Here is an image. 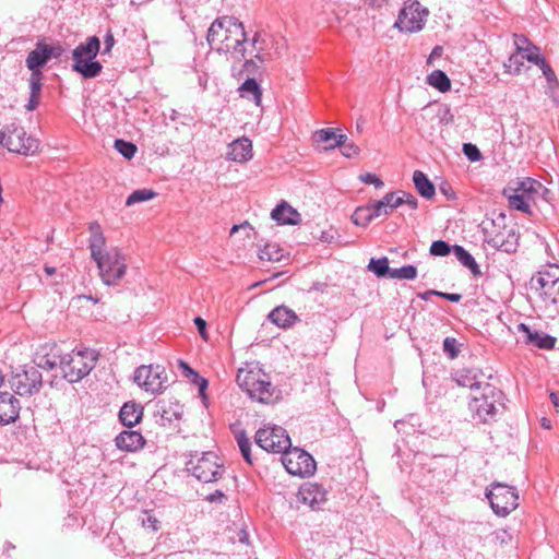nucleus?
Returning <instances> with one entry per match:
<instances>
[{"mask_svg": "<svg viewBox=\"0 0 559 559\" xmlns=\"http://www.w3.org/2000/svg\"><path fill=\"white\" fill-rule=\"evenodd\" d=\"M96 359V352H36L33 361L45 370L59 369L66 380L75 383L91 372Z\"/></svg>", "mask_w": 559, "mask_h": 559, "instance_id": "f257e3e1", "label": "nucleus"}, {"mask_svg": "<svg viewBox=\"0 0 559 559\" xmlns=\"http://www.w3.org/2000/svg\"><path fill=\"white\" fill-rule=\"evenodd\" d=\"M206 40L217 52L231 53L239 59L245 57L247 41L245 27L234 16L217 17L207 31Z\"/></svg>", "mask_w": 559, "mask_h": 559, "instance_id": "f03ea898", "label": "nucleus"}, {"mask_svg": "<svg viewBox=\"0 0 559 559\" xmlns=\"http://www.w3.org/2000/svg\"><path fill=\"white\" fill-rule=\"evenodd\" d=\"M236 381L248 396L260 404L274 405L282 400V391L260 368H240Z\"/></svg>", "mask_w": 559, "mask_h": 559, "instance_id": "7ed1b4c3", "label": "nucleus"}, {"mask_svg": "<svg viewBox=\"0 0 559 559\" xmlns=\"http://www.w3.org/2000/svg\"><path fill=\"white\" fill-rule=\"evenodd\" d=\"M531 289L536 294L539 308L550 317L559 314V266L549 265L537 272L530 282Z\"/></svg>", "mask_w": 559, "mask_h": 559, "instance_id": "20e7f679", "label": "nucleus"}, {"mask_svg": "<svg viewBox=\"0 0 559 559\" xmlns=\"http://www.w3.org/2000/svg\"><path fill=\"white\" fill-rule=\"evenodd\" d=\"M504 394L490 383L480 385L468 403L472 418L477 424L491 420L503 408Z\"/></svg>", "mask_w": 559, "mask_h": 559, "instance_id": "39448f33", "label": "nucleus"}, {"mask_svg": "<svg viewBox=\"0 0 559 559\" xmlns=\"http://www.w3.org/2000/svg\"><path fill=\"white\" fill-rule=\"evenodd\" d=\"M100 49V40L97 36H90L85 43H81L72 51V71L83 79H94L103 70V66L95 58Z\"/></svg>", "mask_w": 559, "mask_h": 559, "instance_id": "423d86ee", "label": "nucleus"}, {"mask_svg": "<svg viewBox=\"0 0 559 559\" xmlns=\"http://www.w3.org/2000/svg\"><path fill=\"white\" fill-rule=\"evenodd\" d=\"M186 466L188 472L203 483L216 481L225 472L219 457L211 451L191 455Z\"/></svg>", "mask_w": 559, "mask_h": 559, "instance_id": "0eeeda50", "label": "nucleus"}, {"mask_svg": "<svg viewBox=\"0 0 559 559\" xmlns=\"http://www.w3.org/2000/svg\"><path fill=\"white\" fill-rule=\"evenodd\" d=\"M0 144L12 153L34 155L39 147V141L26 134L23 127L15 122L4 126L0 133Z\"/></svg>", "mask_w": 559, "mask_h": 559, "instance_id": "6e6552de", "label": "nucleus"}, {"mask_svg": "<svg viewBox=\"0 0 559 559\" xmlns=\"http://www.w3.org/2000/svg\"><path fill=\"white\" fill-rule=\"evenodd\" d=\"M485 495L489 500L492 511L498 516H507L519 506L516 488L503 483H492L486 489Z\"/></svg>", "mask_w": 559, "mask_h": 559, "instance_id": "1a4fd4ad", "label": "nucleus"}, {"mask_svg": "<svg viewBox=\"0 0 559 559\" xmlns=\"http://www.w3.org/2000/svg\"><path fill=\"white\" fill-rule=\"evenodd\" d=\"M99 275L105 285H117L127 273L126 255L118 248H110L96 259Z\"/></svg>", "mask_w": 559, "mask_h": 559, "instance_id": "9d476101", "label": "nucleus"}, {"mask_svg": "<svg viewBox=\"0 0 559 559\" xmlns=\"http://www.w3.org/2000/svg\"><path fill=\"white\" fill-rule=\"evenodd\" d=\"M255 443L266 452L283 454L292 447L287 431L277 425L267 424L259 428L254 437Z\"/></svg>", "mask_w": 559, "mask_h": 559, "instance_id": "9b49d317", "label": "nucleus"}, {"mask_svg": "<svg viewBox=\"0 0 559 559\" xmlns=\"http://www.w3.org/2000/svg\"><path fill=\"white\" fill-rule=\"evenodd\" d=\"M10 385L16 394L31 396L39 392L43 377L35 366L24 365L12 372Z\"/></svg>", "mask_w": 559, "mask_h": 559, "instance_id": "f8f14e48", "label": "nucleus"}, {"mask_svg": "<svg viewBox=\"0 0 559 559\" xmlns=\"http://www.w3.org/2000/svg\"><path fill=\"white\" fill-rule=\"evenodd\" d=\"M133 380L144 391L158 394L166 388L167 376L159 365H142L135 369Z\"/></svg>", "mask_w": 559, "mask_h": 559, "instance_id": "ddd939ff", "label": "nucleus"}, {"mask_svg": "<svg viewBox=\"0 0 559 559\" xmlns=\"http://www.w3.org/2000/svg\"><path fill=\"white\" fill-rule=\"evenodd\" d=\"M282 463L289 474L300 477L313 475L317 467L314 459L308 452L292 447L282 454Z\"/></svg>", "mask_w": 559, "mask_h": 559, "instance_id": "4468645a", "label": "nucleus"}, {"mask_svg": "<svg viewBox=\"0 0 559 559\" xmlns=\"http://www.w3.org/2000/svg\"><path fill=\"white\" fill-rule=\"evenodd\" d=\"M427 15V9H425L418 1L408 0L400 11L395 26L403 32H418L423 28Z\"/></svg>", "mask_w": 559, "mask_h": 559, "instance_id": "2eb2a0df", "label": "nucleus"}, {"mask_svg": "<svg viewBox=\"0 0 559 559\" xmlns=\"http://www.w3.org/2000/svg\"><path fill=\"white\" fill-rule=\"evenodd\" d=\"M518 235L512 228H497L493 221L490 222V228L484 227V240L491 248L506 253L515 252L518 249Z\"/></svg>", "mask_w": 559, "mask_h": 559, "instance_id": "dca6fc26", "label": "nucleus"}, {"mask_svg": "<svg viewBox=\"0 0 559 559\" xmlns=\"http://www.w3.org/2000/svg\"><path fill=\"white\" fill-rule=\"evenodd\" d=\"M518 340L531 347L554 349L556 337L525 323L516 325Z\"/></svg>", "mask_w": 559, "mask_h": 559, "instance_id": "f3484780", "label": "nucleus"}, {"mask_svg": "<svg viewBox=\"0 0 559 559\" xmlns=\"http://www.w3.org/2000/svg\"><path fill=\"white\" fill-rule=\"evenodd\" d=\"M183 416V405L175 401H159L156 405L154 418L160 426H170L175 421H179Z\"/></svg>", "mask_w": 559, "mask_h": 559, "instance_id": "a211bd4d", "label": "nucleus"}, {"mask_svg": "<svg viewBox=\"0 0 559 559\" xmlns=\"http://www.w3.org/2000/svg\"><path fill=\"white\" fill-rule=\"evenodd\" d=\"M491 378V374H485L484 371L476 368H461L452 372V379L459 386L479 390L481 385V378Z\"/></svg>", "mask_w": 559, "mask_h": 559, "instance_id": "6ab92c4d", "label": "nucleus"}, {"mask_svg": "<svg viewBox=\"0 0 559 559\" xmlns=\"http://www.w3.org/2000/svg\"><path fill=\"white\" fill-rule=\"evenodd\" d=\"M21 404L9 392L0 391V425L14 423L20 415Z\"/></svg>", "mask_w": 559, "mask_h": 559, "instance_id": "aec40b11", "label": "nucleus"}, {"mask_svg": "<svg viewBox=\"0 0 559 559\" xmlns=\"http://www.w3.org/2000/svg\"><path fill=\"white\" fill-rule=\"evenodd\" d=\"M115 441L118 449L127 452L141 450L145 444V439L142 433L135 430H124L120 432Z\"/></svg>", "mask_w": 559, "mask_h": 559, "instance_id": "412c9836", "label": "nucleus"}, {"mask_svg": "<svg viewBox=\"0 0 559 559\" xmlns=\"http://www.w3.org/2000/svg\"><path fill=\"white\" fill-rule=\"evenodd\" d=\"M227 157L230 160L246 163L252 158V142L248 138L235 140L228 146Z\"/></svg>", "mask_w": 559, "mask_h": 559, "instance_id": "4be33fe9", "label": "nucleus"}, {"mask_svg": "<svg viewBox=\"0 0 559 559\" xmlns=\"http://www.w3.org/2000/svg\"><path fill=\"white\" fill-rule=\"evenodd\" d=\"M542 183L538 180L526 177L522 180H518L515 182H511L503 190V193L512 192L514 194L526 195L528 198L535 199V195L538 194L542 189Z\"/></svg>", "mask_w": 559, "mask_h": 559, "instance_id": "5701e85b", "label": "nucleus"}, {"mask_svg": "<svg viewBox=\"0 0 559 559\" xmlns=\"http://www.w3.org/2000/svg\"><path fill=\"white\" fill-rule=\"evenodd\" d=\"M304 503L308 504L312 510L320 509L326 501L325 490L318 484H309L299 491Z\"/></svg>", "mask_w": 559, "mask_h": 559, "instance_id": "b1692460", "label": "nucleus"}, {"mask_svg": "<svg viewBox=\"0 0 559 559\" xmlns=\"http://www.w3.org/2000/svg\"><path fill=\"white\" fill-rule=\"evenodd\" d=\"M267 318L272 323L284 329L293 326L299 320L296 312L286 306L274 308Z\"/></svg>", "mask_w": 559, "mask_h": 559, "instance_id": "393cba45", "label": "nucleus"}, {"mask_svg": "<svg viewBox=\"0 0 559 559\" xmlns=\"http://www.w3.org/2000/svg\"><path fill=\"white\" fill-rule=\"evenodd\" d=\"M50 51L46 48V44L38 41L34 50L26 58V67L31 72H41L43 68L49 61Z\"/></svg>", "mask_w": 559, "mask_h": 559, "instance_id": "a878e982", "label": "nucleus"}, {"mask_svg": "<svg viewBox=\"0 0 559 559\" xmlns=\"http://www.w3.org/2000/svg\"><path fill=\"white\" fill-rule=\"evenodd\" d=\"M143 417V407L133 402H127L122 405L119 412V419L122 425L131 428L138 425Z\"/></svg>", "mask_w": 559, "mask_h": 559, "instance_id": "bb28decb", "label": "nucleus"}, {"mask_svg": "<svg viewBox=\"0 0 559 559\" xmlns=\"http://www.w3.org/2000/svg\"><path fill=\"white\" fill-rule=\"evenodd\" d=\"M271 217L283 225H297L300 222V214L285 201L272 211Z\"/></svg>", "mask_w": 559, "mask_h": 559, "instance_id": "cd10ccee", "label": "nucleus"}, {"mask_svg": "<svg viewBox=\"0 0 559 559\" xmlns=\"http://www.w3.org/2000/svg\"><path fill=\"white\" fill-rule=\"evenodd\" d=\"M88 229L92 234L88 241L91 255L93 260L96 261V259L99 257H104L107 251L104 249L106 239L102 231L100 225L97 222L91 223Z\"/></svg>", "mask_w": 559, "mask_h": 559, "instance_id": "c85d7f7f", "label": "nucleus"}, {"mask_svg": "<svg viewBox=\"0 0 559 559\" xmlns=\"http://www.w3.org/2000/svg\"><path fill=\"white\" fill-rule=\"evenodd\" d=\"M413 181L418 193L425 199H432L436 194V188L430 179L420 170H415Z\"/></svg>", "mask_w": 559, "mask_h": 559, "instance_id": "c756f323", "label": "nucleus"}, {"mask_svg": "<svg viewBox=\"0 0 559 559\" xmlns=\"http://www.w3.org/2000/svg\"><path fill=\"white\" fill-rule=\"evenodd\" d=\"M239 93L242 98L252 100L257 106L262 100V90L257 81L252 78H248L239 87Z\"/></svg>", "mask_w": 559, "mask_h": 559, "instance_id": "7c9ffc66", "label": "nucleus"}, {"mask_svg": "<svg viewBox=\"0 0 559 559\" xmlns=\"http://www.w3.org/2000/svg\"><path fill=\"white\" fill-rule=\"evenodd\" d=\"M376 207V214L388 215L396 207L401 206V201L397 200L396 192L386 193L381 200L373 203Z\"/></svg>", "mask_w": 559, "mask_h": 559, "instance_id": "2f4dec72", "label": "nucleus"}, {"mask_svg": "<svg viewBox=\"0 0 559 559\" xmlns=\"http://www.w3.org/2000/svg\"><path fill=\"white\" fill-rule=\"evenodd\" d=\"M452 253L457 259V261L467 267L474 275H479L480 270L478 264L476 263L473 255L466 251L462 246L454 245L452 249Z\"/></svg>", "mask_w": 559, "mask_h": 559, "instance_id": "473e14b6", "label": "nucleus"}, {"mask_svg": "<svg viewBox=\"0 0 559 559\" xmlns=\"http://www.w3.org/2000/svg\"><path fill=\"white\" fill-rule=\"evenodd\" d=\"M376 207L372 204L366 206H359L355 210L352 215V221L355 225L358 226H367L373 218L378 217L379 214H376Z\"/></svg>", "mask_w": 559, "mask_h": 559, "instance_id": "72a5a7b5", "label": "nucleus"}, {"mask_svg": "<svg viewBox=\"0 0 559 559\" xmlns=\"http://www.w3.org/2000/svg\"><path fill=\"white\" fill-rule=\"evenodd\" d=\"M178 368L181 370L182 376L190 379L191 382L199 388V393L204 396V392L207 388L206 379L202 378L183 360H178Z\"/></svg>", "mask_w": 559, "mask_h": 559, "instance_id": "f704fd0d", "label": "nucleus"}, {"mask_svg": "<svg viewBox=\"0 0 559 559\" xmlns=\"http://www.w3.org/2000/svg\"><path fill=\"white\" fill-rule=\"evenodd\" d=\"M503 195L508 199L509 206L512 210L521 211L523 213H531V202H533L535 199L514 194L512 192L503 193Z\"/></svg>", "mask_w": 559, "mask_h": 559, "instance_id": "c9c22d12", "label": "nucleus"}, {"mask_svg": "<svg viewBox=\"0 0 559 559\" xmlns=\"http://www.w3.org/2000/svg\"><path fill=\"white\" fill-rule=\"evenodd\" d=\"M427 82L429 85L433 86L440 92H448L451 88V81L448 75L441 70L432 71L428 78Z\"/></svg>", "mask_w": 559, "mask_h": 559, "instance_id": "e433bc0d", "label": "nucleus"}, {"mask_svg": "<svg viewBox=\"0 0 559 559\" xmlns=\"http://www.w3.org/2000/svg\"><path fill=\"white\" fill-rule=\"evenodd\" d=\"M284 257L283 250L276 243H266L264 248L259 251V258L262 261H281Z\"/></svg>", "mask_w": 559, "mask_h": 559, "instance_id": "4c0bfd02", "label": "nucleus"}, {"mask_svg": "<svg viewBox=\"0 0 559 559\" xmlns=\"http://www.w3.org/2000/svg\"><path fill=\"white\" fill-rule=\"evenodd\" d=\"M368 270L374 273L378 277H389L390 274V266H389V260L386 257L374 259L372 258L369 261Z\"/></svg>", "mask_w": 559, "mask_h": 559, "instance_id": "58836bf2", "label": "nucleus"}, {"mask_svg": "<svg viewBox=\"0 0 559 559\" xmlns=\"http://www.w3.org/2000/svg\"><path fill=\"white\" fill-rule=\"evenodd\" d=\"M417 269L414 265H404L400 269H391L389 277L394 280H415Z\"/></svg>", "mask_w": 559, "mask_h": 559, "instance_id": "ea45409f", "label": "nucleus"}, {"mask_svg": "<svg viewBox=\"0 0 559 559\" xmlns=\"http://www.w3.org/2000/svg\"><path fill=\"white\" fill-rule=\"evenodd\" d=\"M237 444L239 447V450L241 452L242 457L246 460L247 463L252 464L251 459V441L247 437L245 431H239L236 435Z\"/></svg>", "mask_w": 559, "mask_h": 559, "instance_id": "a19ab883", "label": "nucleus"}, {"mask_svg": "<svg viewBox=\"0 0 559 559\" xmlns=\"http://www.w3.org/2000/svg\"><path fill=\"white\" fill-rule=\"evenodd\" d=\"M156 195V192L151 189H139L133 191L127 199L126 204L128 206L135 203L148 201Z\"/></svg>", "mask_w": 559, "mask_h": 559, "instance_id": "79ce46f5", "label": "nucleus"}, {"mask_svg": "<svg viewBox=\"0 0 559 559\" xmlns=\"http://www.w3.org/2000/svg\"><path fill=\"white\" fill-rule=\"evenodd\" d=\"M264 36L265 35L262 33H255L251 40V45H252L253 49L257 50L254 58H257L260 62H265L266 60H269V57H270L269 53L263 52V50H264L263 45L265 44Z\"/></svg>", "mask_w": 559, "mask_h": 559, "instance_id": "37998d69", "label": "nucleus"}, {"mask_svg": "<svg viewBox=\"0 0 559 559\" xmlns=\"http://www.w3.org/2000/svg\"><path fill=\"white\" fill-rule=\"evenodd\" d=\"M115 148L126 158L131 159L136 153V146L128 141L118 139L115 141Z\"/></svg>", "mask_w": 559, "mask_h": 559, "instance_id": "c03bdc74", "label": "nucleus"}, {"mask_svg": "<svg viewBox=\"0 0 559 559\" xmlns=\"http://www.w3.org/2000/svg\"><path fill=\"white\" fill-rule=\"evenodd\" d=\"M139 521L144 528H148L152 532H157L159 528V521L151 511H143L139 516Z\"/></svg>", "mask_w": 559, "mask_h": 559, "instance_id": "a18cd8bd", "label": "nucleus"}, {"mask_svg": "<svg viewBox=\"0 0 559 559\" xmlns=\"http://www.w3.org/2000/svg\"><path fill=\"white\" fill-rule=\"evenodd\" d=\"M453 246H450L447 241L436 240L430 246V254L436 257H445L452 253Z\"/></svg>", "mask_w": 559, "mask_h": 559, "instance_id": "49530a36", "label": "nucleus"}, {"mask_svg": "<svg viewBox=\"0 0 559 559\" xmlns=\"http://www.w3.org/2000/svg\"><path fill=\"white\" fill-rule=\"evenodd\" d=\"M334 138H336V129L333 128H325L318 130L313 133V139L317 143H333Z\"/></svg>", "mask_w": 559, "mask_h": 559, "instance_id": "de8ad7c7", "label": "nucleus"}, {"mask_svg": "<svg viewBox=\"0 0 559 559\" xmlns=\"http://www.w3.org/2000/svg\"><path fill=\"white\" fill-rule=\"evenodd\" d=\"M506 72L510 74H519L521 67L523 66L522 57L518 55H511L507 62H504Z\"/></svg>", "mask_w": 559, "mask_h": 559, "instance_id": "09e8293b", "label": "nucleus"}, {"mask_svg": "<svg viewBox=\"0 0 559 559\" xmlns=\"http://www.w3.org/2000/svg\"><path fill=\"white\" fill-rule=\"evenodd\" d=\"M520 53L522 59H526L534 64H537L538 60L544 58L539 55V48L534 45L526 46Z\"/></svg>", "mask_w": 559, "mask_h": 559, "instance_id": "8fccbe9b", "label": "nucleus"}, {"mask_svg": "<svg viewBox=\"0 0 559 559\" xmlns=\"http://www.w3.org/2000/svg\"><path fill=\"white\" fill-rule=\"evenodd\" d=\"M41 80H43V72H32L31 73V76H29L31 93L29 94L40 96L41 86H43Z\"/></svg>", "mask_w": 559, "mask_h": 559, "instance_id": "3c124183", "label": "nucleus"}, {"mask_svg": "<svg viewBox=\"0 0 559 559\" xmlns=\"http://www.w3.org/2000/svg\"><path fill=\"white\" fill-rule=\"evenodd\" d=\"M463 153L471 162H477L481 158L480 151L472 143H465L463 145Z\"/></svg>", "mask_w": 559, "mask_h": 559, "instance_id": "603ef678", "label": "nucleus"}, {"mask_svg": "<svg viewBox=\"0 0 559 559\" xmlns=\"http://www.w3.org/2000/svg\"><path fill=\"white\" fill-rule=\"evenodd\" d=\"M396 193H397V200L401 201V205L402 204H407L412 210H416L417 209L418 201H417V199L412 193H408V192H405V191H399Z\"/></svg>", "mask_w": 559, "mask_h": 559, "instance_id": "864d4df0", "label": "nucleus"}, {"mask_svg": "<svg viewBox=\"0 0 559 559\" xmlns=\"http://www.w3.org/2000/svg\"><path fill=\"white\" fill-rule=\"evenodd\" d=\"M539 67V69L543 71V74L545 75L546 80L551 83L556 81V74L546 61L545 58L538 60V63L536 64Z\"/></svg>", "mask_w": 559, "mask_h": 559, "instance_id": "5fc2aeb1", "label": "nucleus"}, {"mask_svg": "<svg viewBox=\"0 0 559 559\" xmlns=\"http://www.w3.org/2000/svg\"><path fill=\"white\" fill-rule=\"evenodd\" d=\"M360 180L367 185H374L376 188L380 189L384 186L383 181L378 177L376 176L374 174H371V173H366V174H362L360 175Z\"/></svg>", "mask_w": 559, "mask_h": 559, "instance_id": "6e6d98bb", "label": "nucleus"}, {"mask_svg": "<svg viewBox=\"0 0 559 559\" xmlns=\"http://www.w3.org/2000/svg\"><path fill=\"white\" fill-rule=\"evenodd\" d=\"M347 135L343 133L336 132V138H334V142L324 146L325 151L333 150L335 147H343L346 144Z\"/></svg>", "mask_w": 559, "mask_h": 559, "instance_id": "4d7b16f0", "label": "nucleus"}, {"mask_svg": "<svg viewBox=\"0 0 559 559\" xmlns=\"http://www.w3.org/2000/svg\"><path fill=\"white\" fill-rule=\"evenodd\" d=\"M439 190L445 197L447 200L452 201L456 199V193L454 192L450 183L443 182L442 185H440Z\"/></svg>", "mask_w": 559, "mask_h": 559, "instance_id": "13d9d810", "label": "nucleus"}, {"mask_svg": "<svg viewBox=\"0 0 559 559\" xmlns=\"http://www.w3.org/2000/svg\"><path fill=\"white\" fill-rule=\"evenodd\" d=\"M258 69H259V67L254 62V60L248 59V60L245 61V63L242 66V70L239 72L238 75L240 76L242 72H245L247 74H255Z\"/></svg>", "mask_w": 559, "mask_h": 559, "instance_id": "bf43d9fd", "label": "nucleus"}, {"mask_svg": "<svg viewBox=\"0 0 559 559\" xmlns=\"http://www.w3.org/2000/svg\"><path fill=\"white\" fill-rule=\"evenodd\" d=\"M194 324H195L201 337L203 340L207 341L206 321L203 320L201 317H197L194 319Z\"/></svg>", "mask_w": 559, "mask_h": 559, "instance_id": "052dcab7", "label": "nucleus"}, {"mask_svg": "<svg viewBox=\"0 0 559 559\" xmlns=\"http://www.w3.org/2000/svg\"><path fill=\"white\" fill-rule=\"evenodd\" d=\"M359 153V148L356 144L354 143H348V144H345L343 147H342V154L346 157H354L356 155H358Z\"/></svg>", "mask_w": 559, "mask_h": 559, "instance_id": "680f3d73", "label": "nucleus"}, {"mask_svg": "<svg viewBox=\"0 0 559 559\" xmlns=\"http://www.w3.org/2000/svg\"><path fill=\"white\" fill-rule=\"evenodd\" d=\"M39 99H40L39 95L29 94V98H28L27 104L25 105V108L28 111L35 110L39 105Z\"/></svg>", "mask_w": 559, "mask_h": 559, "instance_id": "e2e57ef3", "label": "nucleus"}, {"mask_svg": "<svg viewBox=\"0 0 559 559\" xmlns=\"http://www.w3.org/2000/svg\"><path fill=\"white\" fill-rule=\"evenodd\" d=\"M104 45H105L104 53H108L115 45V38L110 31L106 34V36L104 38Z\"/></svg>", "mask_w": 559, "mask_h": 559, "instance_id": "0e129e2a", "label": "nucleus"}, {"mask_svg": "<svg viewBox=\"0 0 559 559\" xmlns=\"http://www.w3.org/2000/svg\"><path fill=\"white\" fill-rule=\"evenodd\" d=\"M515 45L516 52H521L525 48L524 45L528 46L531 44L528 43V39L525 36L515 35Z\"/></svg>", "mask_w": 559, "mask_h": 559, "instance_id": "69168bd1", "label": "nucleus"}, {"mask_svg": "<svg viewBox=\"0 0 559 559\" xmlns=\"http://www.w3.org/2000/svg\"><path fill=\"white\" fill-rule=\"evenodd\" d=\"M46 48L50 51L49 60L51 58H56V59L60 58L61 55H62V51H63L62 47L59 46V45L58 46H49V45L46 44Z\"/></svg>", "mask_w": 559, "mask_h": 559, "instance_id": "338daca9", "label": "nucleus"}, {"mask_svg": "<svg viewBox=\"0 0 559 559\" xmlns=\"http://www.w3.org/2000/svg\"><path fill=\"white\" fill-rule=\"evenodd\" d=\"M439 297H442L449 301H452V302H459L461 299H462V295L460 294H452V293H442V292H439L438 294Z\"/></svg>", "mask_w": 559, "mask_h": 559, "instance_id": "774afa93", "label": "nucleus"}]
</instances>
